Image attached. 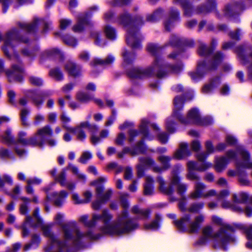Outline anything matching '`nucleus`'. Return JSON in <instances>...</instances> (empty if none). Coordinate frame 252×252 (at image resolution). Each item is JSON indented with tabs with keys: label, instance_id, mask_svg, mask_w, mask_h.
Listing matches in <instances>:
<instances>
[{
	"label": "nucleus",
	"instance_id": "nucleus-20",
	"mask_svg": "<svg viewBox=\"0 0 252 252\" xmlns=\"http://www.w3.org/2000/svg\"><path fill=\"white\" fill-rule=\"evenodd\" d=\"M23 68L22 66L13 65L11 71H6L9 81H21L23 79Z\"/></svg>",
	"mask_w": 252,
	"mask_h": 252
},
{
	"label": "nucleus",
	"instance_id": "nucleus-19",
	"mask_svg": "<svg viewBox=\"0 0 252 252\" xmlns=\"http://www.w3.org/2000/svg\"><path fill=\"white\" fill-rule=\"evenodd\" d=\"M147 148L144 145L143 140H141L137 143L135 148L133 149H130L128 147H126L124 149L122 153L118 154V157L120 158H123L124 155L126 154H129L132 156H135L139 154H144L146 151Z\"/></svg>",
	"mask_w": 252,
	"mask_h": 252
},
{
	"label": "nucleus",
	"instance_id": "nucleus-26",
	"mask_svg": "<svg viewBox=\"0 0 252 252\" xmlns=\"http://www.w3.org/2000/svg\"><path fill=\"white\" fill-rule=\"evenodd\" d=\"M64 67L69 75L71 76L76 77L79 76L81 73L80 66L72 62H67L65 64Z\"/></svg>",
	"mask_w": 252,
	"mask_h": 252
},
{
	"label": "nucleus",
	"instance_id": "nucleus-52",
	"mask_svg": "<svg viewBox=\"0 0 252 252\" xmlns=\"http://www.w3.org/2000/svg\"><path fill=\"white\" fill-rule=\"evenodd\" d=\"M105 33L106 37L110 39L113 40L116 37V32L115 29L109 26L105 28Z\"/></svg>",
	"mask_w": 252,
	"mask_h": 252
},
{
	"label": "nucleus",
	"instance_id": "nucleus-8",
	"mask_svg": "<svg viewBox=\"0 0 252 252\" xmlns=\"http://www.w3.org/2000/svg\"><path fill=\"white\" fill-rule=\"evenodd\" d=\"M39 209L36 208L33 213V217L27 216L25 222L22 226V234L24 237L27 236L29 234L28 230L26 229V224H30L31 226L36 227H41L44 235L50 238L53 246H60L61 244L58 240L54 236V234L51 231L50 227L48 225L42 224V221L38 216Z\"/></svg>",
	"mask_w": 252,
	"mask_h": 252
},
{
	"label": "nucleus",
	"instance_id": "nucleus-13",
	"mask_svg": "<svg viewBox=\"0 0 252 252\" xmlns=\"http://www.w3.org/2000/svg\"><path fill=\"white\" fill-rule=\"evenodd\" d=\"M22 40L24 43L28 42L27 39H21L19 37V31L17 30H13L8 32L4 38V46L2 49L6 56H10V54L13 52V48L19 40Z\"/></svg>",
	"mask_w": 252,
	"mask_h": 252
},
{
	"label": "nucleus",
	"instance_id": "nucleus-18",
	"mask_svg": "<svg viewBox=\"0 0 252 252\" xmlns=\"http://www.w3.org/2000/svg\"><path fill=\"white\" fill-rule=\"evenodd\" d=\"M244 9V6L241 2H234L225 6L223 15L228 18H235Z\"/></svg>",
	"mask_w": 252,
	"mask_h": 252
},
{
	"label": "nucleus",
	"instance_id": "nucleus-1",
	"mask_svg": "<svg viewBox=\"0 0 252 252\" xmlns=\"http://www.w3.org/2000/svg\"><path fill=\"white\" fill-rule=\"evenodd\" d=\"M127 217L128 213L125 210L118 216L116 221L108 223L113 216L107 210H103L101 215L93 214L92 220L89 221H88V216L86 215L80 217L79 221L85 226L91 227L95 226L98 221L101 220L104 224L100 228L102 233L113 235H121L129 233L138 226V225L132 220L128 219Z\"/></svg>",
	"mask_w": 252,
	"mask_h": 252
},
{
	"label": "nucleus",
	"instance_id": "nucleus-4",
	"mask_svg": "<svg viewBox=\"0 0 252 252\" xmlns=\"http://www.w3.org/2000/svg\"><path fill=\"white\" fill-rule=\"evenodd\" d=\"M118 22L126 28V41L127 44L133 49L138 48L140 46L141 37L138 32V27L144 24L142 18L137 16L135 19H132L129 13L125 12L120 15Z\"/></svg>",
	"mask_w": 252,
	"mask_h": 252
},
{
	"label": "nucleus",
	"instance_id": "nucleus-41",
	"mask_svg": "<svg viewBox=\"0 0 252 252\" xmlns=\"http://www.w3.org/2000/svg\"><path fill=\"white\" fill-rule=\"evenodd\" d=\"M115 58L111 55L108 56L105 60L99 59H94L92 63V65L101 64L103 65H109L113 63Z\"/></svg>",
	"mask_w": 252,
	"mask_h": 252
},
{
	"label": "nucleus",
	"instance_id": "nucleus-47",
	"mask_svg": "<svg viewBox=\"0 0 252 252\" xmlns=\"http://www.w3.org/2000/svg\"><path fill=\"white\" fill-rule=\"evenodd\" d=\"M38 21V19H35L33 23L31 24L22 23H20L19 25L21 29L25 30L27 32H31L33 31L35 29Z\"/></svg>",
	"mask_w": 252,
	"mask_h": 252
},
{
	"label": "nucleus",
	"instance_id": "nucleus-3",
	"mask_svg": "<svg viewBox=\"0 0 252 252\" xmlns=\"http://www.w3.org/2000/svg\"><path fill=\"white\" fill-rule=\"evenodd\" d=\"M63 217V214L58 213L55 218V220L61 226L63 240L61 241L54 234V236L58 240L61 244L60 245V246L58 247L57 246H53L49 239L50 245L45 248L46 251H53V252H63L66 249L67 243L69 241L75 243L86 237L91 239L94 238L90 232H81L75 221L62 223L61 220Z\"/></svg>",
	"mask_w": 252,
	"mask_h": 252
},
{
	"label": "nucleus",
	"instance_id": "nucleus-40",
	"mask_svg": "<svg viewBox=\"0 0 252 252\" xmlns=\"http://www.w3.org/2000/svg\"><path fill=\"white\" fill-rule=\"evenodd\" d=\"M123 57V65L126 66L132 63L135 59V55L133 53L130 52L127 50H124L122 53Z\"/></svg>",
	"mask_w": 252,
	"mask_h": 252
},
{
	"label": "nucleus",
	"instance_id": "nucleus-55",
	"mask_svg": "<svg viewBox=\"0 0 252 252\" xmlns=\"http://www.w3.org/2000/svg\"><path fill=\"white\" fill-rule=\"evenodd\" d=\"M5 184L12 185L13 181L12 178L8 175H4L1 178L0 177V187L3 188Z\"/></svg>",
	"mask_w": 252,
	"mask_h": 252
},
{
	"label": "nucleus",
	"instance_id": "nucleus-53",
	"mask_svg": "<svg viewBox=\"0 0 252 252\" xmlns=\"http://www.w3.org/2000/svg\"><path fill=\"white\" fill-rule=\"evenodd\" d=\"M38 52V48H36L32 50H29L28 49H24L22 51V54L26 56L33 58L36 56Z\"/></svg>",
	"mask_w": 252,
	"mask_h": 252
},
{
	"label": "nucleus",
	"instance_id": "nucleus-61",
	"mask_svg": "<svg viewBox=\"0 0 252 252\" xmlns=\"http://www.w3.org/2000/svg\"><path fill=\"white\" fill-rule=\"evenodd\" d=\"M65 177L66 174L64 171H63L58 176V177L56 178V180L60 183V184L63 186H64L66 185L65 182Z\"/></svg>",
	"mask_w": 252,
	"mask_h": 252
},
{
	"label": "nucleus",
	"instance_id": "nucleus-30",
	"mask_svg": "<svg viewBox=\"0 0 252 252\" xmlns=\"http://www.w3.org/2000/svg\"><path fill=\"white\" fill-rule=\"evenodd\" d=\"M173 2L177 5H181L184 10V14L187 16H190L193 11L187 0H174Z\"/></svg>",
	"mask_w": 252,
	"mask_h": 252
},
{
	"label": "nucleus",
	"instance_id": "nucleus-48",
	"mask_svg": "<svg viewBox=\"0 0 252 252\" xmlns=\"http://www.w3.org/2000/svg\"><path fill=\"white\" fill-rule=\"evenodd\" d=\"M38 134L45 139L47 136L52 135V129L49 126H45L37 130Z\"/></svg>",
	"mask_w": 252,
	"mask_h": 252
},
{
	"label": "nucleus",
	"instance_id": "nucleus-32",
	"mask_svg": "<svg viewBox=\"0 0 252 252\" xmlns=\"http://www.w3.org/2000/svg\"><path fill=\"white\" fill-rule=\"evenodd\" d=\"M146 183L144 187V193L146 195H151L154 192V180L150 176H147L145 178Z\"/></svg>",
	"mask_w": 252,
	"mask_h": 252
},
{
	"label": "nucleus",
	"instance_id": "nucleus-57",
	"mask_svg": "<svg viewBox=\"0 0 252 252\" xmlns=\"http://www.w3.org/2000/svg\"><path fill=\"white\" fill-rule=\"evenodd\" d=\"M129 197L127 193H122L120 195V200L122 207L126 209L129 207V204L127 201V199Z\"/></svg>",
	"mask_w": 252,
	"mask_h": 252
},
{
	"label": "nucleus",
	"instance_id": "nucleus-34",
	"mask_svg": "<svg viewBox=\"0 0 252 252\" xmlns=\"http://www.w3.org/2000/svg\"><path fill=\"white\" fill-rule=\"evenodd\" d=\"M42 58H62L63 53L58 49L53 48L45 50L41 55Z\"/></svg>",
	"mask_w": 252,
	"mask_h": 252
},
{
	"label": "nucleus",
	"instance_id": "nucleus-60",
	"mask_svg": "<svg viewBox=\"0 0 252 252\" xmlns=\"http://www.w3.org/2000/svg\"><path fill=\"white\" fill-rule=\"evenodd\" d=\"M40 242V239L38 235L36 234H34L32 236V243L30 244L26 245L24 247V251H28L30 248L31 247V245L33 244H38Z\"/></svg>",
	"mask_w": 252,
	"mask_h": 252
},
{
	"label": "nucleus",
	"instance_id": "nucleus-42",
	"mask_svg": "<svg viewBox=\"0 0 252 252\" xmlns=\"http://www.w3.org/2000/svg\"><path fill=\"white\" fill-rule=\"evenodd\" d=\"M1 140L3 142L8 144H15V140L11 135V131L10 129L6 130L1 136Z\"/></svg>",
	"mask_w": 252,
	"mask_h": 252
},
{
	"label": "nucleus",
	"instance_id": "nucleus-49",
	"mask_svg": "<svg viewBox=\"0 0 252 252\" xmlns=\"http://www.w3.org/2000/svg\"><path fill=\"white\" fill-rule=\"evenodd\" d=\"M20 199L23 201V203L21 204L20 207V212L21 214H26L28 210L27 204L31 202V200L27 197H21Z\"/></svg>",
	"mask_w": 252,
	"mask_h": 252
},
{
	"label": "nucleus",
	"instance_id": "nucleus-7",
	"mask_svg": "<svg viewBox=\"0 0 252 252\" xmlns=\"http://www.w3.org/2000/svg\"><path fill=\"white\" fill-rule=\"evenodd\" d=\"M211 220L213 224L220 226L215 237L214 248L225 250L227 244L234 241V238L228 234L233 231V227L224 223L218 216H213Z\"/></svg>",
	"mask_w": 252,
	"mask_h": 252
},
{
	"label": "nucleus",
	"instance_id": "nucleus-58",
	"mask_svg": "<svg viewBox=\"0 0 252 252\" xmlns=\"http://www.w3.org/2000/svg\"><path fill=\"white\" fill-rule=\"evenodd\" d=\"M92 155L91 153L89 152H85L83 153L79 159V161L82 163H86L89 159L92 158Z\"/></svg>",
	"mask_w": 252,
	"mask_h": 252
},
{
	"label": "nucleus",
	"instance_id": "nucleus-63",
	"mask_svg": "<svg viewBox=\"0 0 252 252\" xmlns=\"http://www.w3.org/2000/svg\"><path fill=\"white\" fill-rule=\"evenodd\" d=\"M29 114V111L26 109H23L21 111V118L22 123L24 125L26 126L28 125L27 122V116Z\"/></svg>",
	"mask_w": 252,
	"mask_h": 252
},
{
	"label": "nucleus",
	"instance_id": "nucleus-10",
	"mask_svg": "<svg viewBox=\"0 0 252 252\" xmlns=\"http://www.w3.org/2000/svg\"><path fill=\"white\" fill-rule=\"evenodd\" d=\"M191 218L190 215H186L180 220L175 221L174 224L180 231H184L188 227L189 232L196 233L204 221L205 217L201 214L196 216L192 220H190Z\"/></svg>",
	"mask_w": 252,
	"mask_h": 252
},
{
	"label": "nucleus",
	"instance_id": "nucleus-45",
	"mask_svg": "<svg viewBox=\"0 0 252 252\" xmlns=\"http://www.w3.org/2000/svg\"><path fill=\"white\" fill-rule=\"evenodd\" d=\"M27 134L26 132L21 131L18 134V138L16 141L15 140V144L20 143L23 145H30V139L26 138Z\"/></svg>",
	"mask_w": 252,
	"mask_h": 252
},
{
	"label": "nucleus",
	"instance_id": "nucleus-37",
	"mask_svg": "<svg viewBox=\"0 0 252 252\" xmlns=\"http://www.w3.org/2000/svg\"><path fill=\"white\" fill-rule=\"evenodd\" d=\"M131 211L133 213L136 214L138 218L141 219H146L148 218L150 214V211L149 210H141L137 206L133 207L131 209Z\"/></svg>",
	"mask_w": 252,
	"mask_h": 252
},
{
	"label": "nucleus",
	"instance_id": "nucleus-56",
	"mask_svg": "<svg viewBox=\"0 0 252 252\" xmlns=\"http://www.w3.org/2000/svg\"><path fill=\"white\" fill-rule=\"evenodd\" d=\"M64 42L71 46H74L77 44L76 40L73 37L69 35H65L63 37Z\"/></svg>",
	"mask_w": 252,
	"mask_h": 252
},
{
	"label": "nucleus",
	"instance_id": "nucleus-17",
	"mask_svg": "<svg viewBox=\"0 0 252 252\" xmlns=\"http://www.w3.org/2000/svg\"><path fill=\"white\" fill-rule=\"evenodd\" d=\"M242 158V161H237L236 164L238 169L252 168V162L250 161V154L242 146L237 147L236 150Z\"/></svg>",
	"mask_w": 252,
	"mask_h": 252
},
{
	"label": "nucleus",
	"instance_id": "nucleus-5",
	"mask_svg": "<svg viewBox=\"0 0 252 252\" xmlns=\"http://www.w3.org/2000/svg\"><path fill=\"white\" fill-rule=\"evenodd\" d=\"M184 103L183 98L177 96L174 99L173 115L176 117L181 123L184 124H195L197 125L207 126L212 124L213 120L211 117L207 116L201 118L198 110L195 109L190 110L187 118H184L180 112L183 108Z\"/></svg>",
	"mask_w": 252,
	"mask_h": 252
},
{
	"label": "nucleus",
	"instance_id": "nucleus-9",
	"mask_svg": "<svg viewBox=\"0 0 252 252\" xmlns=\"http://www.w3.org/2000/svg\"><path fill=\"white\" fill-rule=\"evenodd\" d=\"M171 158L168 156H160L158 158V160L162 164V167L155 165V161L150 158H140V163L137 166V176L141 177L144 175L145 170L144 166L152 167L153 170L156 173H160L168 169L170 167L169 162Z\"/></svg>",
	"mask_w": 252,
	"mask_h": 252
},
{
	"label": "nucleus",
	"instance_id": "nucleus-38",
	"mask_svg": "<svg viewBox=\"0 0 252 252\" xmlns=\"http://www.w3.org/2000/svg\"><path fill=\"white\" fill-rule=\"evenodd\" d=\"M49 75L57 81H61L63 79V72L58 67L51 69L49 71Z\"/></svg>",
	"mask_w": 252,
	"mask_h": 252
},
{
	"label": "nucleus",
	"instance_id": "nucleus-31",
	"mask_svg": "<svg viewBox=\"0 0 252 252\" xmlns=\"http://www.w3.org/2000/svg\"><path fill=\"white\" fill-rule=\"evenodd\" d=\"M52 94V93L50 91H48L40 94L34 93L31 97L35 105L36 106L39 107L43 102V100L41 98L43 97L48 96L51 95Z\"/></svg>",
	"mask_w": 252,
	"mask_h": 252
},
{
	"label": "nucleus",
	"instance_id": "nucleus-25",
	"mask_svg": "<svg viewBox=\"0 0 252 252\" xmlns=\"http://www.w3.org/2000/svg\"><path fill=\"white\" fill-rule=\"evenodd\" d=\"M206 0L207 1V6L202 5L197 7L195 10V12L197 14L205 15L210 12L215 8L216 5L215 0Z\"/></svg>",
	"mask_w": 252,
	"mask_h": 252
},
{
	"label": "nucleus",
	"instance_id": "nucleus-46",
	"mask_svg": "<svg viewBox=\"0 0 252 252\" xmlns=\"http://www.w3.org/2000/svg\"><path fill=\"white\" fill-rule=\"evenodd\" d=\"M68 168L71 170V171L77 176L78 179L80 181L84 182L86 181V176L84 174L80 173L77 167L71 164H69L68 165Z\"/></svg>",
	"mask_w": 252,
	"mask_h": 252
},
{
	"label": "nucleus",
	"instance_id": "nucleus-2",
	"mask_svg": "<svg viewBox=\"0 0 252 252\" xmlns=\"http://www.w3.org/2000/svg\"><path fill=\"white\" fill-rule=\"evenodd\" d=\"M149 53L156 56V59L152 64L147 68H134L127 72L128 75L132 78H142L154 74L158 78L165 76L167 72L178 73L183 68L181 64L177 65H170L163 63V60L158 56L159 54L161 48L157 44H149L147 46Z\"/></svg>",
	"mask_w": 252,
	"mask_h": 252
},
{
	"label": "nucleus",
	"instance_id": "nucleus-36",
	"mask_svg": "<svg viewBox=\"0 0 252 252\" xmlns=\"http://www.w3.org/2000/svg\"><path fill=\"white\" fill-rule=\"evenodd\" d=\"M164 13L163 9L158 8L153 14L147 15V21L150 22H156L160 19Z\"/></svg>",
	"mask_w": 252,
	"mask_h": 252
},
{
	"label": "nucleus",
	"instance_id": "nucleus-6",
	"mask_svg": "<svg viewBox=\"0 0 252 252\" xmlns=\"http://www.w3.org/2000/svg\"><path fill=\"white\" fill-rule=\"evenodd\" d=\"M181 168V167L179 165H177L173 167L171 172L170 184L168 186H166L164 179L161 176L157 178V180L159 184L158 189L161 192L167 195H171L174 192L173 186H176L177 192L183 197V194L186 191L188 186L179 182L180 178L178 174Z\"/></svg>",
	"mask_w": 252,
	"mask_h": 252
},
{
	"label": "nucleus",
	"instance_id": "nucleus-43",
	"mask_svg": "<svg viewBox=\"0 0 252 252\" xmlns=\"http://www.w3.org/2000/svg\"><path fill=\"white\" fill-rule=\"evenodd\" d=\"M244 230L248 241L246 243V247L249 249H252V224L245 227Z\"/></svg>",
	"mask_w": 252,
	"mask_h": 252
},
{
	"label": "nucleus",
	"instance_id": "nucleus-33",
	"mask_svg": "<svg viewBox=\"0 0 252 252\" xmlns=\"http://www.w3.org/2000/svg\"><path fill=\"white\" fill-rule=\"evenodd\" d=\"M30 145L42 147L45 143V138L38 134V131L35 134L30 138Z\"/></svg>",
	"mask_w": 252,
	"mask_h": 252
},
{
	"label": "nucleus",
	"instance_id": "nucleus-35",
	"mask_svg": "<svg viewBox=\"0 0 252 252\" xmlns=\"http://www.w3.org/2000/svg\"><path fill=\"white\" fill-rule=\"evenodd\" d=\"M149 124V121L146 119L141 120V124L139 126L140 132L142 133L143 138L147 139L149 140L153 139V137L149 136V134L148 131L147 126Z\"/></svg>",
	"mask_w": 252,
	"mask_h": 252
},
{
	"label": "nucleus",
	"instance_id": "nucleus-54",
	"mask_svg": "<svg viewBox=\"0 0 252 252\" xmlns=\"http://www.w3.org/2000/svg\"><path fill=\"white\" fill-rule=\"evenodd\" d=\"M204 207L203 202H198L193 203L188 208V211L190 212H197L201 210Z\"/></svg>",
	"mask_w": 252,
	"mask_h": 252
},
{
	"label": "nucleus",
	"instance_id": "nucleus-24",
	"mask_svg": "<svg viewBox=\"0 0 252 252\" xmlns=\"http://www.w3.org/2000/svg\"><path fill=\"white\" fill-rule=\"evenodd\" d=\"M203 237L201 238L199 241L200 244H203L206 242L207 240L209 238H213V246L214 248V241L216 235L218 233V232L215 233H213V229L212 226L208 225L204 227L202 230Z\"/></svg>",
	"mask_w": 252,
	"mask_h": 252
},
{
	"label": "nucleus",
	"instance_id": "nucleus-12",
	"mask_svg": "<svg viewBox=\"0 0 252 252\" xmlns=\"http://www.w3.org/2000/svg\"><path fill=\"white\" fill-rule=\"evenodd\" d=\"M106 181V178L100 177L92 183V185L96 186L95 191L97 198L92 203V207L94 210L99 209L109 199L112 195V190L111 189L106 190L103 192L104 187L101 184Z\"/></svg>",
	"mask_w": 252,
	"mask_h": 252
},
{
	"label": "nucleus",
	"instance_id": "nucleus-44",
	"mask_svg": "<svg viewBox=\"0 0 252 252\" xmlns=\"http://www.w3.org/2000/svg\"><path fill=\"white\" fill-rule=\"evenodd\" d=\"M220 82V78H217L212 80L210 84L205 85L202 88L203 93L207 94L210 92L213 89L218 86Z\"/></svg>",
	"mask_w": 252,
	"mask_h": 252
},
{
	"label": "nucleus",
	"instance_id": "nucleus-15",
	"mask_svg": "<svg viewBox=\"0 0 252 252\" xmlns=\"http://www.w3.org/2000/svg\"><path fill=\"white\" fill-rule=\"evenodd\" d=\"M187 165L188 171L187 178L189 180H196L197 182L200 178L193 171H204L212 166V164L209 162H204L199 165L197 162L193 161H189Z\"/></svg>",
	"mask_w": 252,
	"mask_h": 252
},
{
	"label": "nucleus",
	"instance_id": "nucleus-62",
	"mask_svg": "<svg viewBox=\"0 0 252 252\" xmlns=\"http://www.w3.org/2000/svg\"><path fill=\"white\" fill-rule=\"evenodd\" d=\"M30 82L35 86H41L43 84V81L41 78L34 76L30 77Z\"/></svg>",
	"mask_w": 252,
	"mask_h": 252
},
{
	"label": "nucleus",
	"instance_id": "nucleus-22",
	"mask_svg": "<svg viewBox=\"0 0 252 252\" xmlns=\"http://www.w3.org/2000/svg\"><path fill=\"white\" fill-rule=\"evenodd\" d=\"M89 14V13L81 14L78 16V23L72 29L74 32H81L86 26L90 24L88 18Z\"/></svg>",
	"mask_w": 252,
	"mask_h": 252
},
{
	"label": "nucleus",
	"instance_id": "nucleus-39",
	"mask_svg": "<svg viewBox=\"0 0 252 252\" xmlns=\"http://www.w3.org/2000/svg\"><path fill=\"white\" fill-rule=\"evenodd\" d=\"M77 99L84 103H87L94 99V94L80 92L76 95Z\"/></svg>",
	"mask_w": 252,
	"mask_h": 252
},
{
	"label": "nucleus",
	"instance_id": "nucleus-29",
	"mask_svg": "<svg viewBox=\"0 0 252 252\" xmlns=\"http://www.w3.org/2000/svg\"><path fill=\"white\" fill-rule=\"evenodd\" d=\"M53 199L55 205L61 206L64 202L67 196V193L64 190H62L59 192H55L52 194Z\"/></svg>",
	"mask_w": 252,
	"mask_h": 252
},
{
	"label": "nucleus",
	"instance_id": "nucleus-11",
	"mask_svg": "<svg viewBox=\"0 0 252 252\" xmlns=\"http://www.w3.org/2000/svg\"><path fill=\"white\" fill-rule=\"evenodd\" d=\"M223 56L220 52H217L213 56L212 60L208 64L204 61L199 62L198 64L196 72L189 73L191 79L194 81H197L200 79L205 72L215 69L220 64Z\"/></svg>",
	"mask_w": 252,
	"mask_h": 252
},
{
	"label": "nucleus",
	"instance_id": "nucleus-50",
	"mask_svg": "<svg viewBox=\"0 0 252 252\" xmlns=\"http://www.w3.org/2000/svg\"><path fill=\"white\" fill-rule=\"evenodd\" d=\"M248 197V195L246 193L242 192L239 195V198H238L236 194H233V200L235 203H242L246 202Z\"/></svg>",
	"mask_w": 252,
	"mask_h": 252
},
{
	"label": "nucleus",
	"instance_id": "nucleus-16",
	"mask_svg": "<svg viewBox=\"0 0 252 252\" xmlns=\"http://www.w3.org/2000/svg\"><path fill=\"white\" fill-rule=\"evenodd\" d=\"M236 158V153L233 151H228L226 153V157H217L215 160L214 167L218 172L222 171L229 162L230 159Z\"/></svg>",
	"mask_w": 252,
	"mask_h": 252
},
{
	"label": "nucleus",
	"instance_id": "nucleus-14",
	"mask_svg": "<svg viewBox=\"0 0 252 252\" xmlns=\"http://www.w3.org/2000/svg\"><path fill=\"white\" fill-rule=\"evenodd\" d=\"M65 127L68 132L76 135L77 140L81 141L85 140L87 137L83 128H88L91 135L95 134L98 130V127L96 125L90 124L88 121L82 122L75 127Z\"/></svg>",
	"mask_w": 252,
	"mask_h": 252
},
{
	"label": "nucleus",
	"instance_id": "nucleus-59",
	"mask_svg": "<svg viewBox=\"0 0 252 252\" xmlns=\"http://www.w3.org/2000/svg\"><path fill=\"white\" fill-rule=\"evenodd\" d=\"M205 146L206 150V152L209 155L213 153L215 150H216V148H214L213 143L211 141H207L205 142Z\"/></svg>",
	"mask_w": 252,
	"mask_h": 252
},
{
	"label": "nucleus",
	"instance_id": "nucleus-23",
	"mask_svg": "<svg viewBox=\"0 0 252 252\" xmlns=\"http://www.w3.org/2000/svg\"><path fill=\"white\" fill-rule=\"evenodd\" d=\"M205 188L206 186L204 184L200 182H196L194 185V190L190 193L189 197L193 199L203 198L205 194L203 190Z\"/></svg>",
	"mask_w": 252,
	"mask_h": 252
},
{
	"label": "nucleus",
	"instance_id": "nucleus-51",
	"mask_svg": "<svg viewBox=\"0 0 252 252\" xmlns=\"http://www.w3.org/2000/svg\"><path fill=\"white\" fill-rule=\"evenodd\" d=\"M160 217L159 215H157L155 220L153 221L151 224H145L144 228L147 230H155L158 227V221L160 220Z\"/></svg>",
	"mask_w": 252,
	"mask_h": 252
},
{
	"label": "nucleus",
	"instance_id": "nucleus-21",
	"mask_svg": "<svg viewBox=\"0 0 252 252\" xmlns=\"http://www.w3.org/2000/svg\"><path fill=\"white\" fill-rule=\"evenodd\" d=\"M179 19V11L176 9L171 8L169 11V17L165 20L164 23L165 30L169 31L174 27L175 22Z\"/></svg>",
	"mask_w": 252,
	"mask_h": 252
},
{
	"label": "nucleus",
	"instance_id": "nucleus-28",
	"mask_svg": "<svg viewBox=\"0 0 252 252\" xmlns=\"http://www.w3.org/2000/svg\"><path fill=\"white\" fill-rule=\"evenodd\" d=\"M217 44V41L213 39L211 43V47H207L204 43L200 42L199 45L198 53L200 56H208L213 51V47Z\"/></svg>",
	"mask_w": 252,
	"mask_h": 252
},
{
	"label": "nucleus",
	"instance_id": "nucleus-27",
	"mask_svg": "<svg viewBox=\"0 0 252 252\" xmlns=\"http://www.w3.org/2000/svg\"><path fill=\"white\" fill-rule=\"evenodd\" d=\"M190 155V151L188 149V145L185 143L180 144L179 148L175 152L174 157L178 159H181Z\"/></svg>",
	"mask_w": 252,
	"mask_h": 252
},
{
	"label": "nucleus",
	"instance_id": "nucleus-64",
	"mask_svg": "<svg viewBox=\"0 0 252 252\" xmlns=\"http://www.w3.org/2000/svg\"><path fill=\"white\" fill-rule=\"evenodd\" d=\"M158 135V140L162 144H165L168 141V137L164 132L156 133Z\"/></svg>",
	"mask_w": 252,
	"mask_h": 252
}]
</instances>
